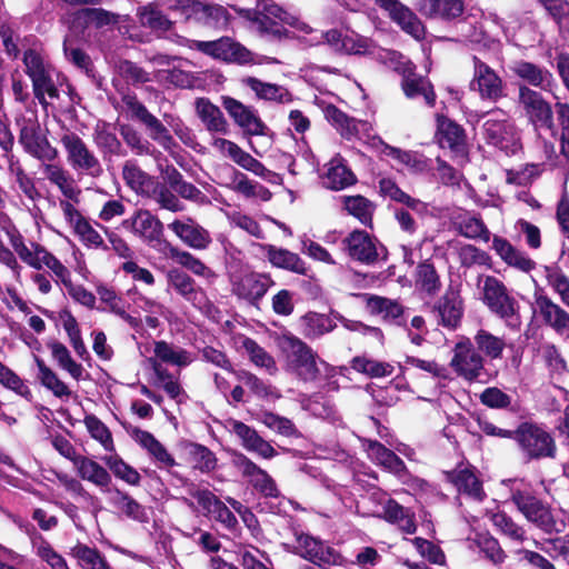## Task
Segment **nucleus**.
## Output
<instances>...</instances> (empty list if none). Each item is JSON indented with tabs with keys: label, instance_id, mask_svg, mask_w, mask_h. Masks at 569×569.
I'll list each match as a JSON object with an SVG mask.
<instances>
[{
	"label": "nucleus",
	"instance_id": "62",
	"mask_svg": "<svg viewBox=\"0 0 569 569\" xmlns=\"http://www.w3.org/2000/svg\"><path fill=\"white\" fill-rule=\"evenodd\" d=\"M72 555L81 569H110L104 557L94 548L80 543L72 549Z\"/></svg>",
	"mask_w": 569,
	"mask_h": 569
},
{
	"label": "nucleus",
	"instance_id": "32",
	"mask_svg": "<svg viewBox=\"0 0 569 569\" xmlns=\"http://www.w3.org/2000/svg\"><path fill=\"white\" fill-rule=\"evenodd\" d=\"M510 70L527 84L542 90H550L555 82L553 76L548 69L526 60L513 61Z\"/></svg>",
	"mask_w": 569,
	"mask_h": 569
},
{
	"label": "nucleus",
	"instance_id": "33",
	"mask_svg": "<svg viewBox=\"0 0 569 569\" xmlns=\"http://www.w3.org/2000/svg\"><path fill=\"white\" fill-rule=\"evenodd\" d=\"M326 118L340 131V133L350 139L352 137L363 139L370 138L369 131L371 130L370 123L349 118L346 113L340 111L335 106H329L326 109Z\"/></svg>",
	"mask_w": 569,
	"mask_h": 569
},
{
	"label": "nucleus",
	"instance_id": "16",
	"mask_svg": "<svg viewBox=\"0 0 569 569\" xmlns=\"http://www.w3.org/2000/svg\"><path fill=\"white\" fill-rule=\"evenodd\" d=\"M533 298V311L557 335L569 341V313L558 303L553 302L541 288L535 290Z\"/></svg>",
	"mask_w": 569,
	"mask_h": 569
},
{
	"label": "nucleus",
	"instance_id": "24",
	"mask_svg": "<svg viewBox=\"0 0 569 569\" xmlns=\"http://www.w3.org/2000/svg\"><path fill=\"white\" fill-rule=\"evenodd\" d=\"M20 142L28 153L41 161H53L58 150L40 133L37 121L28 120L20 129Z\"/></svg>",
	"mask_w": 569,
	"mask_h": 569
},
{
	"label": "nucleus",
	"instance_id": "40",
	"mask_svg": "<svg viewBox=\"0 0 569 569\" xmlns=\"http://www.w3.org/2000/svg\"><path fill=\"white\" fill-rule=\"evenodd\" d=\"M417 9L426 17L450 20L463 12V2L461 0H419Z\"/></svg>",
	"mask_w": 569,
	"mask_h": 569
},
{
	"label": "nucleus",
	"instance_id": "51",
	"mask_svg": "<svg viewBox=\"0 0 569 569\" xmlns=\"http://www.w3.org/2000/svg\"><path fill=\"white\" fill-rule=\"evenodd\" d=\"M168 281L182 297L193 305H200L203 293L196 289L193 280L179 269H171L168 272Z\"/></svg>",
	"mask_w": 569,
	"mask_h": 569
},
{
	"label": "nucleus",
	"instance_id": "44",
	"mask_svg": "<svg viewBox=\"0 0 569 569\" xmlns=\"http://www.w3.org/2000/svg\"><path fill=\"white\" fill-rule=\"evenodd\" d=\"M301 332L307 339H318L331 332L337 323L335 319L325 313L308 312L300 319Z\"/></svg>",
	"mask_w": 569,
	"mask_h": 569
},
{
	"label": "nucleus",
	"instance_id": "28",
	"mask_svg": "<svg viewBox=\"0 0 569 569\" xmlns=\"http://www.w3.org/2000/svg\"><path fill=\"white\" fill-rule=\"evenodd\" d=\"M492 250L509 267L529 273L536 268V262L522 250L515 247L508 239L493 236Z\"/></svg>",
	"mask_w": 569,
	"mask_h": 569
},
{
	"label": "nucleus",
	"instance_id": "1",
	"mask_svg": "<svg viewBox=\"0 0 569 569\" xmlns=\"http://www.w3.org/2000/svg\"><path fill=\"white\" fill-rule=\"evenodd\" d=\"M43 173L63 196L59 200V208L67 226L86 247L101 248L104 243L102 236L76 207L80 202L81 189L73 177L60 164L51 163L43 166Z\"/></svg>",
	"mask_w": 569,
	"mask_h": 569
},
{
	"label": "nucleus",
	"instance_id": "31",
	"mask_svg": "<svg viewBox=\"0 0 569 569\" xmlns=\"http://www.w3.org/2000/svg\"><path fill=\"white\" fill-rule=\"evenodd\" d=\"M447 478L460 493L466 495L472 500L481 501L486 496L482 482L476 469L471 466L460 465L455 470L448 472Z\"/></svg>",
	"mask_w": 569,
	"mask_h": 569
},
{
	"label": "nucleus",
	"instance_id": "42",
	"mask_svg": "<svg viewBox=\"0 0 569 569\" xmlns=\"http://www.w3.org/2000/svg\"><path fill=\"white\" fill-rule=\"evenodd\" d=\"M36 366L38 368V379L40 383L52 392V395L61 400H68L72 396L69 386L60 379L46 362L38 356H33Z\"/></svg>",
	"mask_w": 569,
	"mask_h": 569
},
{
	"label": "nucleus",
	"instance_id": "53",
	"mask_svg": "<svg viewBox=\"0 0 569 569\" xmlns=\"http://www.w3.org/2000/svg\"><path fill=\"white\" fill-rule=\"evenodd\" d=\"M31 543L36 556L51 569H70L66 559L42 536L32 538Z\"/></svg>",
	"mask_w": 569,
	"mask_h": 569
},
{
	"label": "nucleus",
	"instance_id": "21",
	"mask_svg": "<svg viewBox=\"0 0 569 569\" xmlns=\"http://www.w3.org/2000/svg\"><path fill=\"white\" fill-rule=\"evenodd\" d=\"M348 254L365 264L376 263L386 256L385 248L378 240L363 230H355L343 239Z\"/></svg>",
	"mask_w": 569,
	"mask_h": 569
},
{
	"label": "nucleus",
	"instance_id": "58",
	"mask_svg": "<svg viewBox=\"0 0 569 569\" xmlns=\"http://www.w3.org/2000/svg\"><path fill=\"white\" fill-rule=\"evenodd\" d=\"M416 286L431 296L436 295L440 290V277L432 263L425 261L417 267Z\"/></svg>",
	"mask_w": 569,
	"mask_h": 569
},
{
	"label": "nucleus",
	"instance_id": "13",
	"mask_svg": "<svg viewBox=\"0 0 569 569\" xmlns=\"http://www.w3.org/2000/svg\"><path fill=\"white\" fill-rule=\"evenodd\" d=\"M327 42L333 50L348 54H365L371 51V41L353 31L329 30L321 32L313 29L309 33L307 42L310 46Z\"/></svg>",
	"mask_w": 569,
	"mask_h": 569
},
{
	"label": "nucleus",
	"instance_id": "11",
	"mask_svg": "<svg viewBox=\"0 0 569 569\" xmlns=\"http://www.w3.org/2000/svg\"><path fill=\"white\" fill-rule=\"evenodd\" d=\"M477 120L482 122V134L488 143L506 151H513L517 132L509 114L499 108L486 113H476Z\"/></svg>",
	"mask_w": 569,
	"mask_h": 569
},
{
	"label": "nucleus",
	"instance_id": "19",
	"mask_svg": "<svg viewBox=\"0 0 569 569\" xmlns=\"http://www.w3.org/2000/svg\"><path fill=\"white\" fill-rule=\"evenodd\" d=\"M519 103L529 121L536 129L550 130L553 126V113L549 102L542 96L527 86L519 88Z\"/></svg>",
	"mask_w": 569,
	"mask_h": 569
},
{
	"label": "nucleus",
	"instance_id": "39",
	"mask_svg": "<svg viewBox=\"0 0 569 569\" xmlns=\"http://www.w3.org/2000/svg\"><path fill=\"white\" fill-rule=\"evenodd\" d=\"M74 468L82 480L89 481L97 486L103 493L111 488V476L97 461L80 456L74 459Z\"/></svg>",
	"mask_w": 569,
	"mask_h": 569
},
{
	"label": "nucleus",
	"instance_id": "45",
	"mask_svg": "<svg viewBox=\"0 0 569 569\" xmlns=\"http://www.w3.org/2000/svg\"><path fill=\"white\" fill-rule=\"evenodd\" d=\"M356 181L355 174L347 168L340 157L332 158L327 164L323 184L332 190H342Z\"/></svg>",
	"mask_w": 569,
	"mask_h": 569
},
{
	"label": "nucleus",
	"instance_id": "57",
	"mask_svg": "<svg viewBox=\"0 0 569 569\" xmlns=\"http://www.w3.org/2000/svg\"><path fill=\"white\" fill-rule=\"evenodd\" d=\"M366 305L370 313L381 316L385 320H395L402 313V307L397 301L379 296H368Z\"/></svg>",
	"mask_w": 569,
	"mask_h": 569
},
{
	"label": "nucleus",
	"instance_id": "2",
	"mask_svg": "<svg viewBox=\"0 0 569 569\" xmlns=\"http://www.w3.org/2000/svg\"><path fill=\"white\" fill-rule=\"evenodd\" d=\"M9 240L22 262L36 270L47 268L76 302L90 309L94 307L96 296L82 284L73 283L70 270L46 247L34 241L26 243L23 237L16 231L9 233Z\"/></svg>",
	"mask_w": 569,
	"mask_h": 569
},
{
	"label": "nucleus",
	"instance_id": "60",
	"mask_svg": "<svg viewBox=\"0 0 569 569\" xmlns=\"http://www.w3.org/2000/svg\"><path fill=\"white\" fill-rule=\"evenodd\" d=\"M543 273L548 286L559 296L561 302L569 308V278L558 266H545Z\"/></svg>",
	"mask_w": 569,
	"mask_h": 569
},
{
	"label": "nucleus",
	"instance_id": "5",
	"mask_svg": "<svg viewBox=\"0 0 569 569\" xmlns=\"http://www.w3.org/2000/svg\"><path fill=\"white\" fill-rule=\"evenodd\" d=\"M509 482L511 483V501L529 522L547 533L561 532L567 528L568 512L562 509H552L522 489V481L509 480Z\"/></svg>",
	"mask_w": 569,
	"mask_h": 569
},
{
	"label": "nucleus",
	"instance_id": "23",
	"mask_svg": "<svg viewBox=\"0 0 569 569\" xmlns=\"http://www.w3.org/2000/svg\"><path fill=\"white\" fill-rule=\"evenodd\" d=\"M436 139L441 148H448L455 157L466 159V132L460 124L443 116H438Z\"/></svg>",
	"mask_w": 569,
	"mask_h": 569
},
{
	"label": "nucleus",
	"instance_id": "26",
	"mask_svg": "<svg viewBox=\"0 0 569 569\" xmlns=\"http://www.w3.org/2000/svg\"><path fill=\"white\" fill-rule=\"evenodd\" d=\"M233 465L248 479V481L266 497H277L278 489L273 479L247 456L238 453L233 458Z\"/></svg>",
	"mask_w": 569,
	"mask_h": 569
},
{
	"label": "nucleus",
	"instance_id": "9",
	"mask_svg": "<svg viewBox=\"0 0 569 569\" xmlns=\"http://www.w3.org/2000/svg\"><path fill=\"white\" fill-rule=\"evenodd\" d=\"M231 6L230 8L216 3H203L198 0H177L171 10L179 13L186 20H196L206 26L226 29L230 26L233 14L230 10L236 12Z\"/></svg>",
	"mask_w": 569,
	"mask_h": 569
},
{
	"label": "nucleus",
	"instance_id": "8",
	"mask_svg": "<svg viewBox=\"0 0 569 569\" xmlns=\"http://www.w3.org/2000/svg\"><path fill=\"white\" fill-rule=\"evenodd\" d=\"M60 143L66 152L67 162L76 172L91 178L102 174L103 168L99 158L79 134L68 130L61 134Z\"/></svg>",
	"mask_w": 569,
	"mask_h": 569
},
{
	"label": "nucleus",
	"instance_id": "25",
	"mask_svg": "<svg viewBox=\"0 0 569 569\" xmlns=\"http://www.w3.org/2000/svg\"><path fill=\"white\" fill-rule=\"evenodd\" d=\"M273 284L270 276L264 273H247L232 278V292L249 302L260 300Z\"/></svg>",
	"mask_w": 569,
	"mask_h": 569
},
{
	"label": "nucleus",
	"instance_id": "17",
	"mask_svg": "<svg viewBox=\"0 0 569 569\" xmlns=\"http://www.w3.org/2000/svg\"><path fill=\"white\" fill-rule=\"evenodd\" d=\"M127 110L133 118L146 126L149 137L164 149L173 146V139L166 126L134 97L127 94L122 99Z\"/></svg>",
	"mask_w": 569,
	"mask_h": 569
},
{
	"label": "nucleus",
	"instance_id": "36",
	"mask_svg": "<svg viewBox=\"0 0 569 569\" xmlns=\"http://www.w3.org/2000/svg\"><path fill=\"white\" fill-rule=\"evenodd\" d=\"M133 440L147 451L149 457L159 468H171L176 460L166 447L149 431L134 429L131 433Z\"/></svg>",
	"mask_w": 569,
	"mask_h": 569
},
{
	"label": "nucleus",
	"instance_id": "64",
	"mask_svg": "<svg viewBox=\"0 0 569 569\" xmlns=\"http://www.w3.org/2000/svg\"><path fill=\"white\" fill-rule=\"evenodd\" d=\"M458 229L460 234L469 239H479L483 242H488L490 240V231L483 223V221L475 216L467 214L458 223Z\"/></svg>",
	"mask_w": 569,
	"mask_h": 569
},
{
	"label": "nucleus",
	"instance_id": "61",
	"mask_svg": "<svg viewBox=\"0 0 569 569\" xmlns=\"http://www.w3.org/2000/svg\"><path fill=\"white\" fill-rule=\"evenodd\" d=\"M241 348L248 353L250 360L257 366L264 368L269 373L277 371L276 361L262 347L250 338L241 339Z\"/></svg>",
	"mask_w": 569,
	"mask_h": 569
},
{
	"label": "nucleus",
	"instance_id": "12",
	"mask_svg": "<svg viewBox=\"0 0 569 569\" xmlns=\"http://www.w3.org/2000/svg\"><path fill=\"white\" fill-rule=\"evenodd\" d=\"M450 367L458 377L472 382L485 375V358L468 337H461L453 347Z\"/></svg>",
	"mask_w": 569,
	"mask_h": 569
},
{
	"label": "nucleus",
	"instance_id": "55",
	"mask_svg": "<svg viewBox=\"0 0 569 569\" xmlns=\"http://www.w3.org/2000/svg\"><path fill=\"white\" fill-rule=\"evenodd\" d=\"M106 466L111 470L116 478L127 482L130 486H138L141 481L140 473L128 465L120 456L112 453L103 458Z\"/></svg>",
	"mask_w": 569,
	"mask_h": 569
},
{
	"label": "nucleus",
	"instance_id": "41",
	"mask_svg": "<svg viewBox=\"0 0 569 569\" xmlns=\"http://www.w3.org/2000/svg\"><path fill=\"white\" fill-rule=\"evenodd\" d=\"M122 178L126 184L138 194L148 197L154 191L157 180L133 161H127L123 164Z\"/></svg>",
	"mask_w": 569,
	"mask_h": 569
},
{
	"label": "nucleus",
	"instance_id": "37",
	"mask_svg": "<svg viewBox=\"0 0 569 569\" xmlns=\"http://www.w3.org/2000/svg\"><path fill=\"white\" fill-rule=\"evenodd\" d=\"M153 357L159 363H166L178 368H184L194 361V355L180 346L164 340L153 342Z\"/></svg>",
	"mask_w": 569,
	"mask_h": 569
},
{
	"label": "nucleus",
	"instance_id": "7",
	"mask_svg": "<svg viewBox=\"0 0 569 569\" xmlns=\"http://www.w3.org/2000/svg\"><path fill=\"white\" fill-rule=\"evenodd\" d=\"M527 460L553 458L556 445L551 435L542 427L523 422L512 432L511 437Z\"/></svg>",
	"mask_w": 569,
	"mask_h": 569
},
{
	"label": "nucleus",
	"instance_id": "15",
	"mask_svg": "<svg viewBox=\"0 0 569 569\" xmlns=\"http://www.w3.org/2000/svg\"><path fill=\"white\" fill-rule=\"evenodd\" d=\"M122 227L152 248H158L162 243L163 224L149 210H137L122 221Z\"/></svg>",
	"mask_w": 569,
	"mask_h": 569
},
{
	"label": "nucleus",
	"instance_id": "63",
	"mask_svg": "<svg viewBox=\"0 0 569 569\" xmlns=\"http://www.w3.org/2000/svg\"><path fill=\"white\" fill-rule=\"evenodd\" d=\"M231 188L247 198L259 197L262 200H269L271 197L267 188L249 180L248 177L240 171L234 172Z\"/></svg>",
	"mask_w": 569,
	"mask_h": 569
},
{
	"label": "nucleus",
	"instance_id": "54",
	"mask_svg": "<svg viewBox=\"0 0 569 569\" xmlns=\"http://www.w3.org/2000/svg\"><path fill=\"white\" fill-rule=\"evenodd\" d=\"M458 260L463 268L487 267L491 268L492 259L483 250L473 244L465 243L456 248Z\"/></svg>",
	"mask_w": 569,
	"mask_h": 569
},
{
	"label": "nucleus",
	"instance_id": "56",
	"mask_svg": "<svg viewBox=\"0 0 569 569\" xmlns=\"http://www.w3.org/2000/svg\"><path fill=\"white\" fill-rule=\"evenodd\" d=\"M351 367L358 372L365 373L371 378H381L391 376L395 367L389 362L378 361L365 356L355 357Z\"/></svg>",
	"mask_w": 569,
	"mask_h": 569
},
{
	"label": "nucleus",
	"instance_id": "50",
	"mask_svg": "<svg viewBox=\"0 0 569 569\" xmlns=\"http://www.w3.org/2000/svg\"><path fill=\"white\" fill-rule=\"evenodd\" d=\"M473 345H476V350L480 355H483L491 360L501 358L506 347V342L502 338L497 337L485 329H479L476 332L473 337Z\"/></svg>",
	"mask_w": 569,
	"mask_h": 569
},
{
	"label": "nucleus",
	"instance_id": "43",
	"mask_svg": "<svg viewBox=\"0 0 569 569\" xmlns=\"http://www.w3.org/2000/svg\"><path fill=\"white\" fill-rule=\"evenodd\" d=\"M197 114L206 126L207 130L222 134L228 133V123L221 110L206 98L196 101Z\"/></svg>",
	"mask_w": 569,
	"mask_h": 569
},
{
	"label": "nucleus",
	"instance_id": "29",
	"mask_svg": "<svg viewBox=\"0 0 569 569\" xmlns=\"http://www.w3.org/2000/svg\"><path fill=\"white\" fill-rule=\"evenodd\" d=\"M168 228L188 247L203 250L211 243V236L207 229L198 224L193 219L174 220Z\"/></svg>",
	"mask_w": 569,
	"mask_h": 569
},
{
	"label": "nucleus",
	"instance_id": "10",
	"mask_svg": "<svg viewBox=\"0 0 569 569\" xmlns=\"http://www.w3.org/2000/svg\"><path fill=\"white\" fill-rule=\"evenodd\" d=\"M482 301L491 312L508 326L520 325L517 301L509 296L506 286L496 277L486 276L482 280Z\"/></svg>",
	"mask_w": 569,
	"mask_h": 569
},
{
	"label": "nucleus",
	"instance_id": "20",
	"mask_svg": "<svg viewBox=\"0 0 569 569\" xmlns=\"http://www.w3.org/2000/svg\"><path fill=\"white\" fill-rule=\"evenodd\" d=\"M224 429L236 436L240 445L249 452L261 458L271 459L277 456L276 449L264 440L252 427L233 418L223 421Z\"/></svg>",
	"mask_w": 569,
	"mask_h": 569
},
{
	"label": "nucleus",
	"instance_id": "59",
	"mask_svg": "<svg viewBox=\"0 0 569 569\" xmlns=\"http://www.w3.org/2000/svg\"><path fill=\"white\" fill-rule=\"evenodd\" d=\"M246 83L261 99L279 102L290 100V93L281 86L262 82L256 78H248Z\"/></svg>",
	"mask_w": 569,
	"mask_h": 569
},
{
	"label": "nucleus",
	"instance_id": "48",
	"mask_svg": "<svg viewBox=\"0 0 569 569\" xmlns=\"http://www.w3.org/2000/svg\"><path fill=\"white\" fill-rule=\"evenodd\" d=\"M367 452L372 461L397 476H401L406 470L403 461L377 441H368Z\"/></svg>",
	"mask_w": 569,
	"mask_h": 569
},
{
	"label": "nucleus",
	"instance_id": "27",
	"mask_svg": "<svg viewBox=\"0 0 569 569\" xmlns=\"http://www.w3.org/2000/svg\"><path fill=\"white\" fill-rule=\"evenodd\" d=\"M376 3L388 11L391 19L415 39H421L425 36V27L421 21L398 0H376Z\"/></svg>",
	"mask_w": 569,
	"mask_h": 569
},
{
	"label": "nucleus",
	"instance_id": "18",
	"mask_svg": "<svg viewBox=\"0 0 569 569\" xmlns=\"http://www.w3.org/2000/svg\"><path fill=\"white\" fill-rule=\"evenodd\" d=\"M293 548L296 553L318 566L343 563V558L336 549L309 535H298Z\"/></svg>",
	"mask_w": 569,
	"mask_h": 569
},
{
	"label": "nucleus",
	"instance_id": "47",
	"mask_svg": "<svg viewBox=\"0 0 569 569\" xmlns=\"http://www.w3.org/2000/svg\"><path fill=\"white\" fill-rule=\"evenodd\" d=\"M264 249L267 258L272 266L300 274L306 273V264L297 253L283 248H277L272 244H267Z\"/></svg>",
	"mask_w": 569,
	"mask_h": 569
},
{
	"label": "nucleus",
	"instance_id": "30",
	"mask_svg": "<svg viewBox=\"0 0 569 569\" xmlns=\"http://www.w3.org/2000/svg\"><path fill=\"white\" fill-rule=\"evenodd\" d=\"M128 19L127 16L121 17L101 8H86L73 13L72 28L81 30L89 28L102 29L112 27L121 21H127Z\"/></svg>",
	"mask_w": 569,
	"mask_h": 569
},
{
	"label": "nucleus",
	"instance_id": "49",
	"mask_svg": "<svg viewBox=\"0 0 569 569\" xmlns=\"http://www.w3.org/2000/svg\"><path fill=\"white\" fill-rule=\"evenodd\" d=\"M106 495L109 501L129 518L139 521H143L147 518L144 508L129 495L113 487H111Z\"/></svg>",
	"mask_w": 569,
	"mask_h": 569
},
{
	"label": "nucleus",
	"instance_id": "3",
	"mask_svg": "<svg viewBox=\"0 0 569 569\" xmlns=\"http://www.w3.org/2000/svg\"><path fill=\"white\" fill-rule=\"evenodd\" d=\"M232 9L250 23L253 31L261 36L272 38L295 37L307 41L309 33H313V29L308 23L288 13L272 0L259 1L254 11Z\"/></svg>",
	"mask_w": 569,
	"mask_h": 569
},
{
	"label": "nucleus",
	"instance_id": "6",
	"mask_svg": "<svg viewBox=\"0 0 569 569\" xmlns=\"http://www.w3.org/2000/svg\"><path fill=\"white\" fill-rule=\"evenodd\" d=\"M380 58L385 59V62L388 61L390 67L402 74L401 87L408 98L412 99L421 96L428 106L432 107L435 104L436 94L432 84L427 78L413 71L412 63L409 60L400 53L390 50H383L380 53Z\"/></svg>",
	"mask_w": 569,
	"mask_h": 569
},
{
	"label": "nucleus",
	"instance_id": "52",
	"mask_svg": "<svg viewBox=\"0 0 569 569\" xmlns=\"http://www.w3.org/2000/svg\"><path fill=\"white\" fill-rule=\"evenodd\" d=\"M340 200L349 214L362 224L371 226L375 204L362 196H342Z\"/></svg>",
	"mask_w": 569,
	"mask_h": 569
},
{
	"label": "nucleus",
	"instance_id": "22",
	"mask_svg": "<svg viewBox=\"0 0 569 569\" xmlns=\"http://www.w3.org/2000/svg\"><path fill=\"white\" fill-rule=\"evenodd\" d=\"M475 70L470 82V89L479 93L483 100L497 101L503 97V81L485 62L477 57L473 58Z\"/></svg>",
	"mask_w": 569,
	"mask_h": 569
},
{
	"label": "nucleus",
	"instance_id": "34",
	"mask_svg": "<svg viewBox=\"0 0 569 569\" xmlns=\"http://www.w3.org/2000/svg\"><path fill=\"white\" fill-rule=\"evenodd\" d=\"M223 107L228 111L236 123L241 127L248 134H263L264 124L259 117L248 107L232 98L223 99Z\"/></svg>",
	"mask_w": 569,
	"mask_h": 569
},
{
	"label": "nucleus",
	"instance_id": "35",
	"mask_svg": "<svg viewBox=\"0 0 569 569\" xmlns=\"http://www.w3.org/2000/svg\"><path fill=\"white\" fill-rule=\"evenodd\" d=\"M133 440L147 451L149 457L159 468H171L176 460L166 447L149 431L134 429L131 433Z\"/></svg>",
	"mask_w": 569,
	"mask_h": 569
},
{
	"label": "nucleus",
	"instance_id": "46",
	"mask_svg": "<svg viewBox=\"0 0 569 569\" xmlns=\"http://www.w3.org/2000/svg\"><path fill=\"white\" fill-rule=\"evenodd\" d=\"M52 359L57 366L68 372L72 379L80 381L83 379L84 369L71 356L69 349L60 341L51 340L47 343Z\"/></svg>",
	"mask_w": 569,
	"mask_h": 569
},
{
	"label": "nucleus",
	"instance_id": "14",
	"mask_svg": "<svg viewBox=\"0 0 569 569\" xmlns=\"http://www.w3.org/2000/svg\"><path fill=\"white\" fill-rule=\"evenodd\" d=\"M191 48L226 62L247 64L253 61L247 48L228 37L214 41H193Z\"/></svg>",
	"mask_w": 569,
	"mask_h": 569
},
{
	"label": "nucleus",
	"instance_id": "4",
	"mask_svg": "<svg viewBox=\"0 0 569 569\" xmlns=\"http://www.w3.org/2000/svg\"><path fill=\"white\" fill-rule=\"evenodd\" d=\"M277 347L283 358L284 369L303 381H316L322 375L332 378L343 373L346 367L336 368L320 359L317 352L303 340L291 332H283L276 338Z\"/></svg>",
	"mask_w": 569,
	"mask_h": 569
},
{
	"label": "nucleus",
	"instance_id": "38",
	"mask_svg": "<svg viewBox=\"0 0 569 569\" xmlns=\"http://www.w3.org/2000/svg\"><path fill=\"white\" fill-rule=\"evenodd\" d=\"M437 310L442 326L450 329L457 328L463 315V303L459 291L449 287L440 299Z\"/></svg>",
	"mask_w": 569,
	"mask_h": 569
}]
</instances>
